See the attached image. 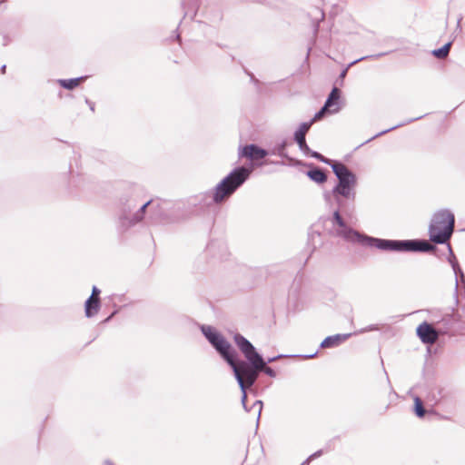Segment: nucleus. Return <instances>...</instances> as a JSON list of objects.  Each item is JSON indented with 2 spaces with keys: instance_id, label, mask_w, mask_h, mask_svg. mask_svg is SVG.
I'll return each mask as SVG.
<instances>
[{
  "instance_id": "58836bf2",
  "label": "nucleus",
  "mask_w": 465,
  "mask_h": 465,
  "mask_svg": "<svg viewBox=\"0 0 465 465\" xmlns=\"http://www.w3.org/2000/svg\"><path fill=\"white\" fill-rule=\"evenodd\" d=\"M380 326L378 324H371L367 327L361 330V332H368V331H379Z\"/></svg>"
},
{
  "instance_id": "8fccbe9b",
  "label": "nucleus",
  "mask_w": 465,
  "mask_h": 465,
  "mask_svg": "<svg viewBox=\"0 0 465 465\" xmlns=\"http://www.w3.org/2000/svg\"><path fill=\"white\" fill-rule=\"evenodd\" d=\"M216 45H217V46H219L220 48H226V47H227V45H222V44H219V43H217Z\"/></svg>"
},
{
  "instance_id": "f03ea898",
  "label": "nucleus",
  "mask_w": 465,
  "mask_h": 465,
  "mask_svg": "<svg viewBox=\"0 0 465 465\" xmlns=\"http://www.w3.org/2000/svg\"><path fill=\"white\" fill-rule=\"evenodd\" d=\"M249 163L234 167L213 189L188 198L193 213L204 212L213 204L221 205L226 203L251 177L255 167L260 166Z\"/></svg>"
},
{
  "instance_id": "a19ab883",
  "label": "nucleus",
  "mask_w": 465,
  "mask_h": 465,
  "mask_svg": "<svg viewBox=\"0 0 465 465\" xmlns=\"http://www.w3.org/2000/svg\"><path fill=\"white\" fill-rule=\"evenodd\" d=\"M84 102L88 105L89 109L93 113H94V111H95V104L93 101H91L89 98H87V97L84 98Z\"/></svg>"
},
{
  "instance_id": "2f4dec72",
  "label": "nucleus",
  "mask_w": 465,
  "mask_h": 465,
  "mask_svg": "<svg viewBox=\"0 0 465 465\" xmlns=\"http://www.w3.org/2000/svg\"><path fill=\"white\" fill-rule=\"evenodd\" d=\"M243 72L250 77V82L259 88L261 82L255 77V75L247 68H243Z\"/></svg>"
},
{
  "instance_id": "09e8293b",
  "label": "nucleus",
  "mask_w": 465,
  "mask_h": 465,
  "mask_svg": "<svg viewBox=\"0 0 465 465\" xmlns=\"http://www.w3.org/2000/svg\"><path fill=\"white\" fill-rule=\"evenodd\" d=\"M4 45H6L9 43V38L7 36H4Z\"/></svg>"
},
{
  "instance_id": "dca6fc26",
  "label": "nucleus",
  "mask_w": 465,
  "mask_h": 465,
  "mask_svg": "<svg viewBox=\"0 0 465 465\" xmlns=\"http://www.w3.org/2000/svg\"><path fill=\"white\" fill-rule=\"evenodd\" d=\"M352 333H337L327 336L320 344V349L336 348L351 338Z\"/></svg>"
},
{
  "instance_id": "e433bc0d",
  "label": "nucleus",
  "mask_w": 465,
  "mask_h": 465,
  "mask_svg": "<svg viewBox=\"0 0 465 465\" xmlns=\"http://www.w3.org/2000/svg\"><path fill=\"white\" fill-rule=\"evenodd\" d=\"M262 401L261 400H256L254 401V403L252 404V408H256L258 407V413H257V424L259 423V420H260V417H261V413H262Z\"/></svg>"
},
{
  "instance_id": "c9c22d12",
  "label": "nucleus",
  "mask_w": 465,
  "mask_h": 465,
  "mask_svg": "<svg viewBox=\"0 0 465 465\" xmlns=\"http://www.w3.org/2000/svg\"><path fill=\"white\" fill-rule=\"evenodd\" d=\"M322 455V450H319L315 451L314 453L311 454L303 462L302 465H307L311 460L319 458Z\"/></svg>"
},
{
  "instance_id": "2eb2a0df",
  "label": "nucleus",
  "mask_w": 465,
  "mask_h": 465,
  "mask_svg": "<svg viewBox=\"0 0 465 465\" xmlns=\"http://www.w3.org/2000/svg\"><path fill=\"white\" fill-rule=\"evenodd\" d=\"M290 145H291V142L288 139H286V138L282 139L281 141L275 143L273 145H270L267 148L268 154L269 155H277V156H280L281 158L288 159V160L292 161V163H295L296 159L290 157L286 151L287 147Z\"/></svg>"
},
{
  "instance_id": "f704fd0d",
  "label": "nucleus",
  "mask_w": 465,
  "mask_h": 465,
  "mask_svg": "<svg viewBox=\"0 0 465 465\" xmlns=\"http://www.w3.org/2000/svg\"><path fill=\"white\" fill-rule=\"evenodd\" d=\"M260 371H262L263 373H265L266 375H268L271 378H275L277 375L276 371L269 366H264L263 368H262L260 370Z\"/></svg>"
},
{
  "instance_id": "7c9ffc66",
  "label": "nucleus",
  "mask_w": 465,
  "mask_h": 465,
  "mask_svg": "<svg viewBox=\"0 0 465 465\" xmlns=\"http://www.w3.org/2000/svg\"><path fill=\"white\" fill-rule=\"evenodd\" d=\"M329 114V108H325V105L323 104L322 107L315 113L314 116L310 120L312 121V124L316 121H320L322 118H324L326 115H330Z\"/></svg>"
},
{
  "instance_id": "f8f14e48",
  "label": "nucleus",
  "mask_w": 465,
  "mask_h": 465,
  "mask_svg": "<svg viewBox=\"0 0 465 465\" xmlns=\"http://www.w3.org/2000/svg\"><path fill=\"white\" fill-rule=\"evenodd\" d=\"M170 213L175 217V223L185 220L193 214L188 200L170 201Z\"/></svg>"
},
{
  "instance_id": "0eeeda50",
  "label": "nucleus",
  "mask_w": 465,
  "mask_h": 465,
  "mask_svg": "<svg viewBox=\"0 0 465 465\" xmlns=\"http://www.w3.org/2000/svg\"><path fill=\"white\" fill-rule=\"evenodd\" d=\"M170 200H157L153 203L151 218L156 223L170 224L175 223V217L170 213Z\"/></svg>"
},
{
  "instance_id": "412c9836",
  "label": "nucleus",
  "mask_w": 465,
  "mask_h": 465,
  "mask_svg": "<svg viewBox=\"0 0 465 465\" xmlns=\"http://www.w3.org/2000/svg\"><path fill=\"white\" fill-rule=\"evenodd\" d=\"M426 115H427V114H423V115L418 116V117L406 119L405 121H403V122H401V123H399V124H397L396 125H393V126H391V127H390V128H388V129H385V130H383V131H381V132L377 133L376 134H374L373 136H371V138H369L368 140H366L365 142H363L361 144H360V145H359V147H360V146H362V145H364L365 143H370L371 141H372V140H374V139H376V138H378V137H380V136H382V135H384V134H388V133H390V132H391V131H393V130H396V129H398V128H400V127L405 126V125L410 124H411V123H413V122H415V121H418V120H420V119H422V118H423V117H425Z\"/></svg>"
},
{
  "instance_id": "ddd939ff",
  "label": "nucleus",
  "mask_w": 465,
  "mask_h": 465,
  "mask_svg": "<svg viewBox=\"0 0 465 465\" xmlns=\"http://www.w3.org/2000/svg\"><path fill=\"white\" fill-rule=\"evenodd\" d=\"M227 360H228V366L232 369L233 376H234V378L239 385V388L241 390V392H242L241 401H242V407L246 411H250V409L246 405L247 387H250V386L248 385L246 379L244 378L243 372L239 371L235 368V366H232V362L231 360H229V359H227Z\"/></svg>"
},
{
  "instance_id": "393cba45",
  "label": "nucleus",
  "mask_w": 465,
  "mask_h": 465,
  "mask_svg": "<svg viewBox=\"0 0 465 465\" xmlns=\"http://www.w3.org/2000/svg\"><path fill=\"white\" fill-rule=\"evenodd\" d=\"M444 389L439 386H436L430 390V391L427 395V401L430 402L433 406L437 405L440 402V401L444 398Z\"/></svg>"
},
{
  "instance_id": "c03bdc74",
  "label": "nucleus",
  "mask_w": 465,
  "mask_h": 465,
  "mask_svg": "<svg viewBox=\"0 0 465 465\" xmlns=\"http://www.w3.org/2000/svg\"><path fill=\"white\" fill-rule=\"evenodd\" d=\"M462 19H463V17H462V16H460V17L458 18V20H457V28H458V29H461V27H460V23H461Z\"/></svg>"
},
{
  "instance_id": "3c124183",
  "label": "nucleus",
  "mask_w": 465,
  "mask_h": 465,
  "mask_svg": "<svg viewBox=\"0 0 465 465\" xmlns=\"http://www.w3.org/2000/svg\"><path fill=\"white\" fill-rule=\"evenodd\" d=\"M175 39H180V35L178 33H175Z\"/></svg>"
},
{
  "instance_id": "603ef678",
  "label": "nucleus",
  "mask_w": 465,
  "mask_h": 465,
  "mask_svg": "<svg viewBox=\"0 0 465 465\" xmlns=\"http://www.w3.org/2000/svg\"><path fill=\"white\" fill-rule=\"evenodd\" d=\"M275 163H277V164H282V165H283V164H284V163H283L282 161V162H276Z\"/></svg>"
},
{
  "instance_id": "6ab92c4d",
  "label": "nucleus",
  "mask_w": 465,
  "mask_h": 465,
  "mask_svg": "<svg viewBox=\"0 0 465 465\" xmlns=\"http://www.w3.org/2000/svg\"><path fill=\"white\" fill-rule=\"evenodd\" d=\"M388 54H390V52H383V53H379V54H370V55H365V56H362V57H360L352 62H351L350 64H347V66L339 74V77L337 79V82L340 83V85H342L343 84V82H344V79L347 75V73H348V70L351 66L356 64L357 63L361 62V61H364V60H371V59H377V58H380V57H382L384 55H387Z\"/></svg>"
},
{
  "instance_id": "6e6552de",
  "label": "nucleus",
  "mask_w": 465,
  "mask_h": 465,
  "mask_svg": "<svg viewBox=\"0 0 465 465\" xmlns=\"http://www.w3.org/2000/svg\"><path fill=\"white\" fill-rule=\"evenodd\" d=\"M292 166H306L308 170L305 172L306 176L315 183L322 185L328 180V171L314 164L313 163H306L302 160H295V163H291Z\"/></svg>"
},
{
  "instance_id": "49530a36",
  "label": "nucleus",
  "mask_w": 465,
  "mask_h": 465,
  "mask_svg": "<svg viewBox=\"0 0 465 465\" xmlns=\"http://www.w3.org/2000/svg\"><path fill=\"white\" fill-rule=\"evenodd\" d=\"M104 465H114L110 460H105Z\"/></svg>"
},
{
  "instance_id": "4be33fe9",
  "label": "nucleus",
  "mask_w": 465,
  "mask_h": 465,
  "mask_svg": "<svg viewBox=\"0 0 465 465\" xmlns=\"http://www.w3.org/2000/svg\"><path fill=\"white\" fill-rule=\"evenodd\" d=\"M153 200H148L143 203L132 215L130 228L135 226L137 223L142 222L145 216L148 207H153Z\"/></svg>"
},
{
  "instance_id": "864d4df0",
  "label": "nucleus",
  "mask_w": 465,
  "mask_h": 465,
  "mask_svg": "<svg viewBox=\"0 0 465 465\" xmlns=\"http://www.w3.org/2000/svg\"><path fill=\"white\" fill-rule=\"evenodd\" d=\"M310 52H311V48L308 49L307 56L309 55Z\"/></svg>"
},
{
  "instance_id": "39448f33",
  "label": "nucleus",
  "mask_w": 465,
  "mask_h": 465,
  "mask_svg": "<svg viewBox=\"0 0 465 465\" xmlns=\"http://www.w3.org/2000/svg\"><path fill=\"white\" fill-rule=\"evenodd\" d=\"M455 227V215L449 209L436 212L429 225L430 240L435 244H445L451 238Z\"/></svg>"
},
{
  "instance_id": "a18cd8bd",
  "label": "nucleus",
  "mask_w": 465,
  "mask_h": 465,
  "mask_svg": "<svg viewBox=\"0 0 465 465\" xmlns=\"http://www.w3.org/2000/svg\"><path fill=\"white\" fill-rule=\"evenodd\" d=\"M318 12L321 15V19H323L324 18V12L322 11V8H318Z\"/></svg>"
},
{
  "instance_id": "de8ad7c7",
  "label": "nucleus",
  "mask_w": 465,
  "mask_h": 465,
  "mask_svg": "<svg viewBox=\"0 0 465 465\" xmlns=\"http://www.w3.org/2000/svg\"><path fill=\"white\" fill-rule=\"evenodd\" d=\"M0 70H1V73H2V74H5V71H6V65H5V64L2 65Z\"/></svg>"
},
{
  "instance_id": "a878e982",
  "label": "nucleus",
  "mask_w": 465,
  "mask_h": 465,
  "mask_svg": "<svg viewBox=\"0 0 465 465\" xmlns=\"http://www.w3.org/2000/svg\"><path fill=\"white\" fill-rule=\"evenodd\" d=\"M308 243L312 248V252L316 251L318 248L322 246L323 242L322 239L321 232L317 231H312L308 234Z\"/></svg>"
},
{
  "instance_id": "72a5a7b5",
  "label": "nucleus",
  "mask_w": 465,
  "mask_h": 465,
  "mask_svg": "<svg viewBox=\"0 0 465 465\" xmlns=\"http://www.w3.org/2000/svg\"><path fill=\"white\" fill-rule=\"evenodd\" d=\"M298 146H299V149L304 153V154H308L311 148L309 147V145L307 144L306 143V140H303V142H295Z\"/></svg>"
},
{
  "instance_id": "9b49d317",
  "label": "nucleus",
  "mask_w": 465,
  "mask_h": 465,
  "mask_svg": "<svg viewBox=\"0 0 465 465\" xmlns=\"http://www.w3.org/2000/svg\"><path fill=\"white\" fill-rule=\"evenodd\" d=\"M239 158H248L250 160L263 159L268 154L267 148H262L255 143H250L244 146H240L238 149Z\"/></svg>"
},
{
  "instance_id": "5701e85b",
  "label": "nucleus",
  "mask_w": 465,
  "mask_h": 465,
  "mask_svg": "<svg viewBox=\"0 0 465 465\" xmlns=\"http://www.w3.org/2000/svg\"><path fill=\"white\" fill-rule=\"evenodd\" d=\"M88 75H82L79 77L69 78V79H57L56 83L64 89L73 91L78 87L82 83L86 81Z\"/></svg>"
},
{
  "instance_id": "37998d69",
  "label": "nucleus",
  "mask_w": 465,
  "mask_h": 465,
  "mask_svg": "<svg viewBox=\"0 0 465 465\" xmlns=\"http://www.w3.org/2000/svg\"><path fill=\"white\" fill-rule=\"evenodd\" d=\"M319 153H320L319 152L313 151V150L311 149L307 155L312 157V158L317 159V158H319Z\"/></svg>"
},
{
  "instance_id": "79ce46f5",
  "label": "nucleus",
  "mask_w": 465,
  "mask_h": 465,
  "mask_svg": "<svg viewBox=\"0 0 465 465\" xmlns=\"http://www.w3.org/2000/svg\"><path fill=\"white\" fill-rule=\"evenodd\" d=\"M318 351L312 353V354H304V355H297V357H301L302 359L308 360V359H313L317 356Z\"/></svg>"
},
{
  "instance_id": "c756f323",
  "label": "nucleus",
  "mask_w": 465,
  "mask_h": 465,
  "mask_svg": "<svg viewBox=\"0 0 465 465\" xmlns=\"http://www.w3.org/2000/svg\"><path fill=\"white\" fill-rule=\"evenodd\" d=\"M454 274H455V288H454V296H455V299H456V302H458V286H459V282H463L465 283V274L462 271V269L460 268V271H454L453 272Z\"/></svg>"
},
{
  "instance_id": "9d476101",
  "label": "nucleus",
  "mask_w": 465,
  "mask_h": 465,
  "mask_svg": "<svg viewBox=\"0 0 465 465\" xmlns=\"http://www.w3.org/2000/svg\"><path fill=\"white\" fill-rule=\"evenodd\" d=\"M416 334L424 344L434 343L441 335L438 327L424 321L416 328Z\"/></svg>"
},
{
  "instance_id": "cd10ccee",
  "label": "nucleus",
  "mask_w": 465,
  "mask_h": 465,
  "mask_svg": "<svg viewBox=\"0 0 465 465\" xmlns=\"http://www.w3.org/2000/svg\"><path fill=\"white\" fill-rule=\"evenodd\" d=\"M413 412L420 419L424 418L427 413V410L423 405L422 400L418 396L413 399Z\"/></svg>"
},
{
  "instance_id": "c85d7f7f",
  "label": "nucleus",
  "mask_w": 465,
  "mask_h": 465,
  "mask_svg": "<svg viewBox=\"0 0 465 465\" xmlns=\"http://www.w3.org/2000/svg\"><path fill=\"white\" fill-rule=\"evenodd\" d=\"M447 244V249H448V252H449V257H448V262L450 264L453 272L454 271H460V263L452 251V248L451 246L450 245V243H446Z\"/></svg>"
},
{
  "instance_id": "473e14b6",
  "label": "nucleus",
  "mask_w": 465,
  "mask_h": 465,
  "mask_svg": "<svg viewBox=\"0 0 465 465\" xmlns=\"http://www.w3.org/2000/svg\"><path fill=\"white\" fill-rule=\"evenodd\" d=\"M316 160L329 165L331 168V165H334V163L338 162L337 160H331L330 158H327L324 155H322V153H319V158H317Z\"/></svg>"
},
{
  "instance_id": "5fc2aeb1",
  "label": "nucleus",
  "mask_w": 465,
  "mask_h": 465,
  "mask_svg": "<svg viewBox=\"0 0 465 465\" xmlns=\"http://www.w3.org/2000/svg\"><path fill=\"white\" fill-rule=\"evenodd\" d=\"M464 317H465V310H464Z\"/></svg>"
},
{
  "instance_id": "b1692460",
  "label": "nucleus",
  "mask_w": 465,
  "mask_h": 465,
  "mask_svg": "<svg viewBox=\"0 0 465 465\" xmlns=\"http://www.w3.org/2000/svg\"><path fill=\"white\" fill-rule=\"evenodd\" d=\"M312 125V121L302 122L299 124L298 128L293 133V141L294 142H303L305 139L306 134L309 132L310 128Z\"/></svg>"
},
{
  "instance_id": "423d86ee",
  "label": "nucleus",
  "mask_w": 465,
  "mask_h": 465,
  "mask_svg": "<svg viewBox=\"0 0 465 465\" xmlns=\"http://www.w3.org/2000/svg\"><path fill=\"white\" fill-rule=\"evenodd\" d=\"M258 356L260 359H254V365H251L244 378L250 387H252L257 381L258 373L260 370L264 366H267L270 363L275 362L276 361L286 358V357H296L295 355H285V354H278L273 357H268L267 359L263 358L262 355L259 352Z\"/></svg>"
},
{
  "instance_id": "aec40b11",
  "label": "nucleus",
  "mask_w": 465,
  "mask_h": 465,
  "mask_svg": "<svg viewBox=\"0 0 465 465\" xmlns=\"http://www.w3.org/2000/svg\"><path fill=\"white\" fill-rule=\"evenodd\" d=\"M101 309V298L89 296L84 302V313L87 318L95 316Z\"/></svg>"
},
{
  "instance_id": "a211bd4d",
  "label": "nucleus",
  "mask_w": 465,
  "mask_h": 465,
  "mask_svg": "<svg viewBox=\"0 0 465 465\" xmlns=\"http://www.w3.org/2000/svg\"><path fill=\"white\" fill-rule=\"evenodd\" d=\"M458 319L454 314H446L440 321L437 322L438 329L441 335L448 334L451 330L454 329L455 324L458 322Z\"/></svg>"
},
{
  "instance_id": "7ed1b4c3",
  "label": "nucleus",
  "mask_w": 465,
  "mask_h": 465,
  "mask_svg": "<svg viewBox=\"0 0 465 465\" xmlns=\"http://www.w3.org/2000/svg\"><path fill=\"white\" fill-rule=\"evenodd\" d=\"M200 330L218 355L228 364L229 359L232 366L245 375L251 365H254V359H260L259 351L254 345L242 334L236 332L233 341L244 359H242L232 343L214 327L202 324Z\"/></svg>"
},
{
  "instance_id": "4468645a",
  "label": "nucleus",
  "mask_w": 465,
  "mask_h": 465,
  "mask_svg": "<svg viewBox=\"0 0 465 465\" xmlns=\"http://www.w3.org/2000/svg\"><path fill=\"white\" fill-rule=\"evenodd\" d=\"M341 92L337 86L334 85L323 104L325 108H329V114H335L341 111Z\"/></svg>"
},
{
  "instance_id": "f257e3e1",
  "label": "nucleus",
  "mask_w": 465,
  "mask_h": 465,
  "mask_svg": "<svg viewBox=\"0 0 465 465\" xmlns=\"http://www.w3.org/2000/svg\"><path fill=\"white\" fill-rule=\"evenodd\" d=\"M337 182L330 191L323 192V200L332 213L328 221L332 225L331 234L345 242L366 247H374L382 252H432L440 257L435 245L423 239H383L368 235L350 225L356 218V187L358 177L345 163L341 161L331 165Z\"/></svg>"
},
{
  "instance_id": "bb28decb",
  "label": "nucleus",
  "mask_w": 465,
  "mask_h": 465,
  "mask_svg": "<svg viewBox=\"0 0 465 465\" xmlns=\"http://www.w3.org/2000/svg\"><path fill=\"white\" fill-rule=\"evenodd\" d=\"M452 45V41H449L445 45H443L441 47L434 49L431 51V54L437 58V59H444L448 56L450 50Z\"/></svg>"
},
{
  "instance_id": "f3484780",
  "label": "nucleus",
  "mask_w": 465,
  "mask_h": 465,
  "mask_svg": "<svg viewBox=\"0 0 465 465\" xmlns=\"http://www.w3.org/2000/svg\"><path fill=\"white\" fill-rule=\"evenodd\" d=\"M199 9L200 2H182L183 16L181 23L186 20L193 21L199 15Z\"/></svg>"
},
{
  "instance_id": "1a4fd4ad",
  "label": "nucleus",
  "mask_w": 465,
  "mask_h": 465,
  "mask_svg": "<svg viewBox=\"0 0 465 465\" xmlns=\"http://www.w3.org/2000/svg\"><path fill=\"white\" fill-rule=\"evenodd\" d=\"M205 252L213 262L225 261L230 255L228 245L223 240H212L207 244Z\"/></svg>"
},
{
  "instance_id": "4c0bfd02",
  "label": "nucleus",
  "mask_w": 465,
  "mask_h": 465,
  "mask_svg": "<svg viewBox=\"0 0 465 465\" xmlns=\"http://www.w3.org/2000/svg\"><path fill=\"white\" fill-rule=\"evenodd\" d=\"M120 310H121V307H117L116 309H114V310L111 312V314H110L108 317H106V318L103 321V323H108L109 322H111V321H112V319H113L116 314H118V313H119Z\"/></svg>"
},
{
  "instance_id": "ea45409f",
  "label": "nucleus",
  "mask_w": 465,
  "mask_h": 465,
  "mask_svg": "<svg viewBox=\"0 0 465 465\" xmlns=\"http://www.w3.org/2000/svg\"><path fill=\"white\" fill-rule=\"evenodd\" d=\"M100 294H101V290L96 285H94L92 287V293L90 296L95 297V298H100Z\"/></svg>"
},
{
  "instance_id": "20e7f679",
  "label": "nucleus",
  "mask_w": 465,
  "mask_h": 465,
  "mask_svg": "<svg viewBox=\"0 0 465 465\" xmlns=\"http://www.w3.org/2000/svg\"><path fill=\"white\" fill-rule=\"evenodd\" d=\"M143 189L137 184H130L123 192L117 203V230L124 233L130 229L134 210L137 207Z\"/></svg>"
}]
</instances>
